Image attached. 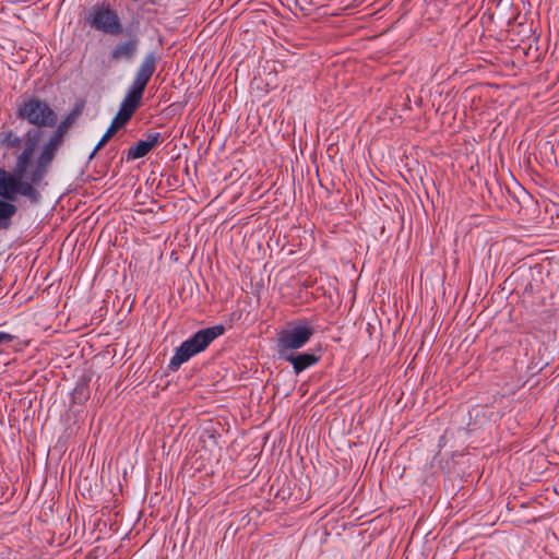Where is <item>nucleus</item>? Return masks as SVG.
<instances>
[{"mask_svg": "<svg viewBox=\"0 0 559 559\" xmlns=\"http://www.w3.org/2000/svg\"><path fill=\"white\" fill-rule=\"evenodd\" d=\"M17 116L37 127H52L57 121V115L49 104L36 97L23 102Z\"/></svg>", "mask_w": 559, "mask_h": 559, "instance_id": "f257e3e1", "label": "nucleus"}, {"mask_svg": "<svg viewBox=\"0 0 559 559\" xmlns=\"http://www.w3.org/2000/svg\"><path fill=\"white\" fill-rule=\"evenodd\" d=\"M88 23L93 28L106 34L118 35L122 32V26L116 12L104 4L92 9Z\"/></svg>", "mask_w": 559, "mask_h": 559, "instance_id": "f03ea898", "label": "nucleus"}, {"mask_svg": "<svg viewBox=\"0 0 559 559\" xmlns=\"http://www.w3.org/2000/svg\"><path fill=\"white\" fill-rule=\"evenodd\" d=\"M16 194L26 195L33 200L37 199V192L31 183L22 181L16 174L12 175L0 168V197L5 200H14Z\"/></svg>", "mask_w": 559, "mask_h": 559, "instance_id": "7ed1b4c3", "label": "nucleus"}, {"mask_svg": "<svg viewBox=\"0 0 559 559\" xmlns=\"http://www.w3.org/2000/svg\"><path fill=\"white\" fill-rule=\"evenodd\" d=\"M223 325H215L197 332L191 338L181 343L177 349H204L224 333Z\"/></svg>", "mask_w": 559, "mask_h": 559, "instance_id": "20e7f679", "label": "nucleus"}, {"mask_svg": "<svg viewBox=\"0 0 559 559\" xmlns=\"http://www.w3.org/2000/svg\"><path fill=\"white\" fill-rule=\"evenodd\" d=\"M311 335V328L308 325H297L282 331L280 342L285 348L297 349L304 346Z\"/></svg>", "mask_w": 559, "mask_h": 559, "instance_id": "39448f33", "label": "nucleus"}, {"mask_svg": "<svg viewBox=\"0 0 559 559\" xmlns=\"http://www.w3.org/2000/svg\"><path fill=\"white\" fill-rule=\"evenodd\" d=\"M148 81L150 80L147 78L142 76L140 73H136L131 90L129 91V93L127 94L121 104L126 112L135 111L142 98L143 91Z\"/></svg>", "mask_w": 559, "mask_h": 559, "instance_id": "423d86ee", "label": "nucleus"}, {"mask_svg": "<svg viewBox=\"0 0 559 559\" xmlns=\"http://www.w3.org/2000/svg\"><path fill=\"white\" fill-rule=\"evenodd\" d=\"M281 354L285 360L292 362L294 370L297 373L304 371L320 360V356L314 354L302 353L295 355L294 352H281Z\"/></svg>", "mask_w": 559, "mask_h": 559, "instance_id": "0eeeda50", "label": "nucleus"}, {"mask_svg": "<svg viewBox=\"0 0 559 559\" xmlns=\"http://www.w3.org/2000/svg\"><path fill=\"white\" fill-rule=\"evenodd\" d=\"M160 134L152 133L147 135L146 140L139 141L135 145L131 146L128 151L129 159H138L145 156L151 150L159 144Z\"/></svg>", "mask_w": 559, "mask_h": 559, "instance_id": "6e6552de", "label": "nucleus"}, {"mask_svg": "<svg viewBox=\"0 0 559 559\" xmlns=\"http://www.w3.org/2000/svg\"><path fill=\"white\" fill-rule=\"evenodd\" d=\"M132 115H133L132 111L126 112L123 110V106H120V109H119L117 116L115 117L110 127L107 129L106 133L103 135V138L96 145L95 150L97 151V150L102 148L108 142V140L118 131V129L121 128L122 126H124L129 121V119L132 117Z\"/></svg>", "mask_w": 559, "mask_h": 559, "instance_id": "1a4fd4ad", "label": "nucleus"}, {"mask_svg": "<svg viewBox=\"0 0 559 559\" xmlns=\"http://www.w3.org/2000/svg\"><path fill=\"white\" fill-rule=\"evenodd\" d=\"M138 48L136 39H130L119 43L111 50L109 58L112 61L130 60L134 56Z\"/></svg>", "mask_w": 559, "mask_h": 559, "instance_id": "9d476101", "label": "nucleus"}, {"mask_svg": "<svg viewBox=\"0 0 559 559\" xmlns=\"http://www.w3.org/2000/svg\"><path fill=\"white\" fill-rule=\"evenodd\" d=\"M16 206L0 199V227H8L9 221L15 214Z\"/></svg>", "mask_w": 559, "mask_h": 559, "instance_id": "9b49d317", "label": "nucleus"}, {"mask_svg": "<svg viewBox=\"0 0 559 559\" xmlns=\"http://www.w3.org/2000/svg\"><path fill=\"white\" fill-rule=\"evenodd\" d=\"M34 146L35 144L27 146L17 159L15 174L21 179L24 177L26 173L27 164L33 155Z\"/></svg>", "mask_w": 559, "mask_h": 559, "instance_id": "f8f14e48", "label": "nucleus"}, {"mask_svg": "<svg viewBox=\"0 0 559 559\" xmlns=\"http://www.w3.org/2000/svg\"><path fill=\"white\" fill-rule=\"evenodd\" d=\"M60 143H61V140L55 136L53 139L50 140L49 143H47L45 145L41 156H40V164L46 165L52 159L53 154Z\"/></svg>", "mask_w": 559, "mask_h": 559, "instance_id": "ddd939ff", "label": "nucleus"}, {"mask_svg": "<svg viewBox=\"0 0 559 559\" xmlns=\"http://www.w3.org/2000/svg\"><path fill=\"white\" fill-rule=\"evenodd\" d=\"M198 352H176L174 357L170 359L168 370L176 371L179 367L188 361Z\"/></svg>", "mask_w": 559, "mask_h": 559, "instance_id": "4468645a", "label": "nucleus"}, {"mask_svg": "<svg viewBox=\"0 0 559 559\" xmlns=\"http://www.w3.org/2000/svg\"><path fill=\"white\" fill-rule=\"evenodd\" d=\"M80 114H81V110L79 108L71 111L66 117V119L59 124L56 138L61 140L62 134L73 124V122L78 119Z\"/></svg>", "mask_w": 559, "mask_h": 559, "instance_id": "2eb2a0df", "label": "nucleus"}, {"mask_svg": "<svg viewBox=\"0 0 559 559\" xmlns=\"http://www.w3.org/2000/svg\"><path fill=\"white\" fill-rule=\"evenodd\" d=\"M154 71H155V57L153 53H150L144 58L138 73H140L142 76H145L150 80L151 76L153 75Z\"/></svg>", "mask_w": 559, "mask_h": 559, "instance_id": "dca6fc26", "label": "nucleus"}, {"mask_svg": "<svg viewBox=\"0 0 559 559\" xmlns=\"http://www.w3.org/2000/svg\"><path fill=\"white\" fill-rule=\"evenodd\" d=\"M1 143L8 147H14L19 145L20 139L16 134L9 130L3 132Z\"/></svg>", "mask_w": 559, "mask_h": 559, "instance_id": "f3484780", "label": "nucleus"}, {"mask_svg": "<svg viewBox=\"0 0 559 559\" xmlns=\"http://www.w3.org/2000/svg\"><path fill=\"white\" fill-rule=\"evenodd\" d=\"M13 335L5 332H0V346H13Z\"/></svg>", "mask_w": 559, "mask_h": 559, "instance_id": "a211bd4d", "label": "nucleus"}, {"mask_svg": "<svg viewBox=\"0 0 559 559\" xmlns=\"http://www.w3.org/2000/svg\"><path fill=\"white\" fill-rule=\"evenodd\" d=\"M84 388H76L74 394H81Z\"/></svg>", "mask_w": 559, "mask_h": 559, "instance_id": "6ab92c4d", "label": "nucleus"}]
</instances>
